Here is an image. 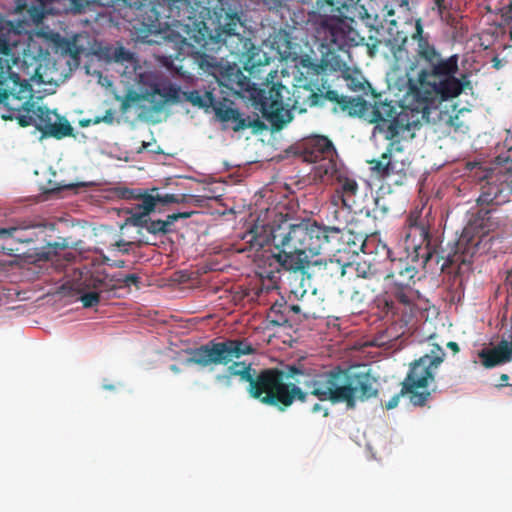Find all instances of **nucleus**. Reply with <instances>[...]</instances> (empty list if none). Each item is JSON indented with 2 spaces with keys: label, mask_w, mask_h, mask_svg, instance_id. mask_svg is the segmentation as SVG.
Instances as JSON below:
<instances>
[{
  "label": "nucleus",
  "mask_w": 512,
  "mask_h": 512,
  "mask_svg": "<svg viewBox=\"0 0 512 512\" xmlns=\"http://www.w3.org/2000/svg\"><path fill=\"white\" fill-rule=\"evenodd\" d=\"M412 39L417 42L416 56L423 63L418 73V86L413 85L407 96L410 105L398 108L390 101L375 100L373 104L364 99L345 96L340 111L349 116H358L374 124L373 135L393 139L409 130L413 112L425 115L432 107L458 97L466 89H472L469 76L460 72L459 55L443 58L433 43L423 34L420 19L415 23Z\"/></svg>",
  "instance_id": "f257e3e1"
},
{
  "label": "nucleus",
  "mask_w": 512,
  "mask_h": 512,
  "mask_svg": "<svg viewBox=\"0 0 512 512\" xmlns=\"http://www.w3.org/2000/svg\"><path fill=\"white\" fill-rule=\"evenodd\" d=\"M247 392L260 403L283 412L296 400L306 402L309 395L354 409L357 401L376 397L378 388L369 369L336 366L322 371L299 360L282 368L255 369Z\"/></svg>",
  "instance_id": "f03ea898"
},
{
  "label": "nucleus",
  "mask_w": 512,
  "mask_h": 512,
  "mask_svg": "<svg viewBox=\"0 0 512 512\" xmlns=\"http://www.w3.org/2000/svg\"><path fill=\"white\" fill-rule=\"evenodd\" d=\"M158 59L169 71L183 78L192 76L186 67L196 64L199 70L216 79L218 87L209 86L204 89L182 92L185 101L195 107L204 109L206 112H213L216 118L223 123L231 122L232 129L236 132L247 128L258 130L264 127L263 122L259 119L243 118L238 109L232 107L234 105L233 101L223 96L219 89L225 87L237 95L256 91L251 79L244 74L237 64H224L216 57L200 52L184 56L181 51H178L174 55L159 56Z\"/></svg>",
  "instance_id": "7ed1b4c3"
},
{
  "label": "nucleus",
  "mask_w": 512,
  "mask_h": 512,
  "mask_svg": "<svg viewBox=\"0 0 512 512\" xmlns=\"http://www.w3.org/2000/svg\"><path fill=\"white\" fill-rule=\"evenodd\" d=\"M498 213L497 208L480 206V209L463 228L458 239L452 245L449 244L448 249L442 250L440 255H438L436 247L432 246L428 220L421 218L418 214L411 213L407 218L409 232L406 235V240L419 236V243L414 244L413 248L425 264L436 255L437 263L439 259L443 260L442 271L452 268L460 272L463 267L468 268L471 265L483 237L500 228L502 219Z\"/></svg>",
  "instance_id": "20e7f679"
},
{
  "label": "nucleus",
  "mask_w": 512,
  "mask_h": 512,
  "mask_svg": "<svg viewBox=\"0 0 512 512\" xmlns=\"http://www.w3.org/2000/svg\"><path fill=\"white\" fill-rule=\"evenodd\" d=\"M255 349L245 339L211 340L199 347L187 351V365H197L202 368L218 365L228 366L226 373L231 377H239L242 382L250 383L255 368L244 361H234L244 355L253 354Z\"/></svg>",
  "instance_id": "39448f33"
},
{
  "label": "nucleus",
  "mask_w": 512,
  "mask_h": 512,
  "mask_svg": "<svg viewBox=\"0 0 512 512\" xmlns=\"http://www.w3.org/2000/svg\"><path fill=\"white\" fill-rule=\"evenodd\" d=\"M10 97L16 101L26 99V109L36 115V128L43 136L62 139L72 135L73 128L69 121L45 106L36 105L32 101V87L29 82L21 80L17 73L12 72L9 66H4L0 60V103H6Z\"/></svg>",
  "instance_id": "423d86ee"
},
{
  "label": "nucleus",
  "mask_w": 512,
  "mask_h": 512,
  "mask_svg": "<svg viewBox=\"0 0 512 512\" xmlns=\"http://www.w3.org/2000/svg\"><path fill=\"white\" fill-rule=\"evenodd\" d=\"M287 27L292 29H304L307 34L329 52L343 50L350 42H353L355 31L346 17L327 15L318 11H310L305 14L303 8L290 9L283 19Z\"/></svg>",
  "instance_id": "0eeeda50"
},
{
  "label": "nucleus",
  "mask_w": 512,
  "mask_h": 512,
  "mask_svg": "<svg viewBox=\"0 0 512 512\" xmlns=\"http://www.w3.org/2000/svg\"><path fill=\"white\" fill-rule=\"evenodd\" d=\"M202 6L197 0H156L154 5L147 4L140 8L139 22L147 33H160L173 25L196 26L204 39L200 25L205 29L202 18Z\"/></svg>",
  "instance_id": "6e6552de"
},
{
  "label": "nucleus",
  "mask_w": 512,
  "mask_h": 512,
  "mask_svg": "<svg viewBox=\"0 0 512 512\" xmlns=\"http://www.w3.org/2000/svg\"><path fill=\"white\" fill-rule=\"evenodd\" d=\"M445 352L439 345H435L429 354L421 356L410 364L409 371L402 382L400 393L394 395L386 404L388 410L398 406L400 397L409 395L410 402L416 406H423L430 397L427 390L419 392L418 389H426L430 382L434 381V375L443 362Z\"/></svg>",
  "instance_id": "1a4fd4ad"
},
{
  "label": "nucleus",
  "mask_w": 512,
  "mask_h": 512,
  "mask_svg": "<svg viewBox=\"0 0 512 512\" xmlns=\"http://www.w3.org/2000/svg\"><path fill=\"white\" fill-rule=\"evenodd\" d=\"M321 233L318 222L307 220L299 224L279 225L271 230V239L275 249H285L288 253L309 251L311 256H316L327 252Z\"/></svg>",
  "instance_id": "9d476101"
},
{
  "label": "nucleus",
  "mask_w": 512,
  "mask_h": 512,
  "mask_svg": "<svg viewBox=\"0 0 512 512\" xmlns=\"http://www.w3.org/2000/svg\"><path fill=\"white\" fill-rule=\"evenodd\" d=\"M242 28L240 16L237 13H226L223 22H220L217 33V41L222 42L231 52L238 57H245L252 67L262 65L261 59L255 60V50L250 38L241 35L238 29ZM267 59L264 63H267Z\"/></svg>",
  "instance_id": "9b49d317"
},
{
  "label": "nucleus",
  "mask_w": 512,
  "mask_h": 512,
  "mask_svg": "<svg viewBox=\"0 0 512 512\" xmlns=\"http://www.w3.org/2000/svg\"><path fill=\"white\" fill-rule=\"evenodd\" d=\"M304 160L316 163L313 169V179L327 178L339 163L338 154L332 141L326 136H316L307 141L303 154Z\"/></svg>",
  "instance_id": "f8f14e48"
},
{
  "label": "nucleus",
  "mask_w": 512,
  "mask_h": 512,
  "mask_svg": "<svg viewBox=\"0 0 512 512\" xmlns=\"http://www.w3.org/2000/svg\"><path fill=\"white\" fill-rule=\"evenodd\" d=\"M341 203H331V210L327 216L329 225L318 223L321 230V239L326 247L327 252L340 250L338 244L343 240L345 233H351L348 227L349 217L353 208H346Z\"/></svg>",
  "instance_id": "ddd939ff"
},
{
  "label": "nucleus",
  "mask_w": 512,
  "mask_h": 512,
  "mask_svg": "<svg viewBox=\"0 0 512 512\" xmlns=\"http://www.w3.org/2000/svg\"><path fill=\"white\" fill-rule=\"evenodd\" d=\"M114 280H105L104 271L86 273L81 276L77 291L81 294L80 301L84 308L97 306L102 299H107L115 290Z\"/></svg>",
  "instance_id": "4468645a"
},
{
  "label": "nucleus",
  "mask_w": 512,
  "mask_h": 512,
  "mask_svg": "<svg viewBox=\"0 0 512 512\" xmlns=\"http://www.w3.org/2000/svg\"><path fill=\"white\" fill-rule=\"evenodd\" d=\"M329 172L327 179L326 177L320 178L318 181L327 185H338L331 196V203H341L346 208H353L356 204L355 196L359 191L357 181L348 176L347 171L341 164H338Z\"/></svg>",
  "instance_id": "2eb2a0df"
},
{
  "label": "nucleus",
  "mask_w": 512,
  "mask_h": 512,
  "mask_svg": "<svg viewBox=\"0 0 512 512\" xmlns=\"http://www.w3.org/2000/svg\"><path fill=\"white\" fill-rule=\"evenodd\" d=\"M410 122H414L407 130L403 136H398L393 139H387L390 141L386 151L381 155L380 159H373L370 161H367L370 165V168L373 172H375L377 175L388 178L396 173L395 164L391 161V155L392 152L395 151H401L402 148L399 146V143L402 140H408L412 139L415 136V130L419 129L420 127V121L418 118L414 119V115L410 118Z\"/></svg>",
  "instance_id": "dca6fc26"
},
{
  "label": "nucleus",
  "mask_w": 512,
  "mask_h": 512,
  "mask_svg": "<svg viewBox=\"0 0 512 512\" xmlns=\"http://www.w3.org/2000/svg\"><path fill=\"white\" fill-rule=\"evenodd\" d=\"M415 299L412 287L395 286L392 297L385 301L387 313L399 316L402 321L408 323L417 312Z\"/></svg>",
  "instance_id": "f3484780"
},
{
  "label": "nucleus",
  "mask_w": 512,
  "mask_h": 512,
  "mask_svg": "<svg viewBox=\"0 0 512 512\" xmlns=\"http://www.w3.org/2000/svg\"><path fill=\"white\" fill-rule=\"evenodd\" d=\"M498 180L499 179L494 180L493 177H490V180L482 186L481 194L477 199L479 206H499L509 201L511 195L510 185L506 181L498 182Z\"/></svg>",
  "instance_id": "a211bd4d"
},
{
  "label": "nucleus",
  "mask_w": 512,
  "mask_h": 512,
  "mask_svg": "<svg viewBox=\"0 0 512 512\" xmlns=\"http://www.w3.org/2000/svg\"><path fill=\"white\" fill-rule=\"evenodd\" d=\"M278 252L273 254L277 263L286 271L305 273V269L310 264L309 251H300L288 253L285 249H276Z\"/></svg>",
  "instance_id": "6ab92c4d"
},
{
  "label": "nucleus",
  "mask_w": 512,
  "mask_h": 512,
  "mask_svg": "<svg viewBox=\"0 0 512 512\" xmlns=\"http://www.w3.org/2000/svg\"><path fill=\"white\" fill-rule=\"evenodd\" d=\"M195 212H178L167 215L165 220H153L149 216L142 219V224L139 226L145 228L153 235H166L175 231L174 224L179 219L190 218Z\"/></svg>",
  "instance_id": "aec40b11"
},
{
  "label": "nucleus",
  "mask_w": 512,
  "mask_h": 512,
  "mask_svg": "<svg viewBox=\"0 0 512 512\" xmlns=\"http://www.w3.org/2000/svg\"><path fill=\"white\" fill-rule=\"evenodd\" d=\"M316 270L314 274L323 285H330L341 279L346 273V267L350 264H343L340 260L328 259L324 262L315 261Z\"/></svg>",
  "instance_id": "412c9836"
},
{
  "label": "nucleus",
  "mask_w": 512,
  "mask_h": 512,
  "mask_svg": "<svg viewBox=\"0 0 512 512\" xmlns=\"http://www.w3.org/2000/svg\"><path fill=\"white\" fill-rule=\"evenodd\" d=\"M479 357L486 368L510 361L512 359V340H501L495 347L483 349L480 351Z\"/></svg>",
  "instance_id": "4be33fe9"
},
{
  "label": "nucleus",
  "mask_w": 512,
  "mask_h": 512,
  "mask_svg": "<svg viewBox=\"0 0 512 512\" xmlns=\"http://www.w3.org/2000/svg\"><path fill=\"white\" fill-rule=\"evenodd\" d=\"M180 87L169 85L163 88L154 87L147 94L146 100L149 101L155 111H160L169 102H178L180 99Z\"/></svg>",
  "instance_id": "5701e85b"
},
{
  "label": "nucleus",
  "mask_w": 512,
  "mask_h": 512,
  "mask_svg": "<svg viewBox=\"0 0 512 512\" xmlns=\"http://www.w3.org/2000/svg\"><path fill=\"white\" fill-rule=\"evenodd\" d=\"M263 117L270 122L275 130H281L287 123L293 119L290 109L283 104L273 101L269 107L262 108Z\"/></svg>",
  "instance_id": "b1692460"
},
{
  "label": "nucleus",
  "mask_w": 512,
  "mask_h": 512,
  "mask_svg": "<svg viewBox=\"0 0 512 512\" xmlns=\"http://www.w3.org/2000/svg\"><path fill=\"white\" fill-rule=\"evenodd\" d=\"M138 200H140L141 203L136 204L131 209V216L129 218L133 226H140L142 219L149 216V214L154 211L156 203H158L157 196L149 194L147 191H143L142 196H140Z\"/></svg>",
  "instance_id": "393cba45"
},
{
  "label": "nucleus",
  "mask_w": 512,
  "mask_h": 512,
  "mask_svg": "<svg viewBox=\"0 0 512 512\" xmlns=\"http://www.w3.org/2000/svg\"><path fill=\"white\" fill-rule=\"evenodd\" d=\"M284 89L285 86L281 83H272L271 86H268V90L256 89V91L251 92V96L260 105V110H262V108L269 107L273 101L283 104L282 91Z\"/></svg>",
  "instance_id": "a878e982"
},
{
  "label": "nucleus",
  "mask_w": 512,
  "mask_h": 512,
  "mask_svg": "<svg viewBox=\"0 0 512 512\" xmlns=\"http://www.w3.org/2000/svg\"><path fill=\"white\" fill-rule=\"evenodd\" d=\"M294 98L295 105L300 106L301 110H305V107L318 106L321 103V94L307 84L299 86L294 91Z\"/></svg>",
  "instance_id": "bb28decb"
},
{
  "label": "nucleus",
  "mask_w": 512,
  "mask_h": 512,
  "mask_svg": "<svg viewBox=\"0 0 512 512\" xmlns=\"http://www.w3.org/2000/svg\"><path fill=\"white\" fill-rule=\"evenodd\" d=\"M268 319L274 326H291V322L294 321L293 317L289 316L286 302L274 303L268 312Z\"/></svg>",
  "instance_id": "cd10ccee"
},
{
  "label": "nucleus",
  "mask_w": 512,
  "mask_h": 512,
  "mask_svg": "<svg viewBox=\"0 0 512 512\" xmlns=\"http://www.w3.org/2000/svg\"><path fill=\"white\" fill-rule=\"evenodd\" d=\"M37 227H42L38 223L31 221H23L17 225L12 226L13 229V244L14 243H30L34 240L35 233L30 230Z\"/></svg>",
  "instance_id": "c85d7f7f"
},
{
  "label": "nucleus",
  "mask_w": 512,
  "mask_h": 512,
  "mask_svg": "<svg viewBox=\"0 0 512 512\" xmlns=\"http://www.w3.org/2000/svg\"><path fill=\"white\" fill-rule=\"evenodd\" d=\"M10 100H13L12 97H10L6 103H3L4 105L8 106L11 110H17L19 112H22L18 117V123L22 126V127H28V126H31V125H34L36 127V124H37V118H36V115L34 113H32V111H28L26 108L28 106H26V99H22L21 101H19L20 103L17 104V105H13L10 103Z\"/></svg>",
  "instance_id": "c756f323"
},
{
  "label": "nucleus",
  "mask_w": 512,
  "mask_h": 512,
  "mask_svg": "<svg viewBox=\"0 0 512 512\" xmlns=\"http://www.w3.org/2000/svg\"><path fill=\"white\" fill-rule=\"evenodd\" d=\"M259 227L253 226L248 231H246L242 237V239L249 245V248L252 250H260L262 249L269 241V235L261 234L258 232Z\"/></svg>",
  "instance_id": "7c9ffc66"
},
{
  "label": "nucleus",
  "mask_w": 512,
  "mask_h": 512,
  "mask_svg": "<svg viewBox=\"0 0 512 512\" xmlns=\"http://www.w3.org/2000/svg\"><path fill=\"white\" fill-rule=\"evenodd\" d=\"M13 229L12 226L0 228V252L11 255L15 250L13 245Z\"/></svg>",
  "instance_id": "2f4dec72"
},
{
  "label": "nucleus",
  "mask_w": 512,
  "mask_h": 512,
  "mask_svg": "<svg viewBox=\"0 0 512 512\" xmlns=\"http://www.w3.org/2000/svg\"><path fill=\"white\" fill-rule=\"evenodd\" d=\"M354 4V0H318L317 5L321 9L324 5L328 6L331 12H338L343 14L344 11L349 10Z\"/></svg>",
  "instance_id": "473e14b6"
},
{
  "label": "nucleus",
  "mask_w": 512,
  "mask_h": 512,
  "mask_svg": "<svg viewBox=\"0 0 512 512\" xmlns=\"http://www.w3.org/2000/svg\"><path fill=\"white\" fill-rule=\"evenodd\" d=\"M416 274L417 269L414 266L410 264L405 266L401 276H398L393 280L394 286L411 287V284L414 283L413 279Z\"/></svg>",
  "instance_id": "72a5a7b5"
},
{
  "label": "nucleus",
  "mask_w": 512,
  "mask_h": 512,
  "mask_svg": "<svg viewBox=\"0 0 512 512\" xmlns=\"http://www.w3.org/2000/svg\"><path fill=\"white\" fill-rule=\"evenodd\" d=\"M105 280H114L113 283L115 285V290L123 287L130 286L132 284L136 285L139 282V277L136 274H127V275H109L105 273Z\"/></svg>",
  "instance_id": "f704fd0d"
},
{
  "label": "nucleus",
  "mask_w": 512,
  "mask_h": 512,
  "mask_svg": "<svg viewBox=\"0 0 512 512\" xmlns=\"http://www.w3.org/2000/svg\"><path fill=\"white\" fill-rule=\"evenodd\" d=\"M319 94H321V103L319 105H323L324 101H329L334 103L336 106L334 110L336 111L337 108L340 109L342 103H348L345 100L344 95H340L336 90L328 89L326 92H322L320 89Z\"/></svg>",
  "instance_id": "c9c22d12"
},
{
  "label": "nucleus",
  "mask_w": 512,
  "mask_h": 512,
  "mask_svg": "<svg viewBox=\"0 0 512 512\" xmlns=\"http://www.w3.org/2000/svg\"><path fill=\"white\" fill-rule=\"evenodd\" d=\"M347 80V86L353 91H362L365 89V84H368L362 77L361 74L356 73L354 76L349 74L345 75Z\"/></svg>",
  "instance_id": "e433bc0d"
},
{
  "label": "nucleus",
  "mask_w": 512,
  "mask_h": 512,
  "mask_svg": "<svg viewBox=\"0 0 512 512\" xmlns=\"http://www.w3.org/2000/svg\"><path fill=\"white\" fill-rule=\"evenodd\" d=\"M499 7L496 10L500 13L504 22H512V0H499Z\"/></svg>",
  "instance_id": "4c0bfd02"
},
{
  "label": "nucleus",
  "mask_w": 512,
  "mask_h": 512,
  "mask_svg": "<svg viewBox=\"0 0 512 512\" xmlns=\"http://www.w3.org/2000/svg\"><path fill=\"white\" fill-rule=\"evenodd\" d=\"M408 265L409 263L403 259L392 260L390 271L387 274L386 278L391 279L393 281L396 277L401 276L404 267Z\"/></svg>",
  "instance_id": "58836bf2"
},
{
  "label": "nucleus",
  "mask_w": 512,
  "mask_h": 512,
  "mask_svg": "<svg viewBox=\"0 0 512 512\" xmlns=\"http://www.w3.org/2000/svg\"><path fill=\"white\" fill-rule=\"evenodd\" d=\"M62 48L63 51L70 55L74 60H79L80 54L82 53V48L78 46L75 41L65 40Z\"/></svg>",
  "instance_id": "ea45409f"
},
{
  "label": "nucleus",
  "mask_w": 512,
  "mask_h": 512,
  "mask_svg": "<svg viewBox=\"0 0 512 512\" xmlns=\"http://www.w3.org/2000/svg\"><path fill=\"white\" fill-rule=\"evenodd\" d=\"M158 203L161 204H168V203H184L187 201V196L182 195H175V194H156Z\"/></svg>",
  "instance_id": "a19ab883"
},
{
  "label": "nucleus",
  "mask_w": 512,
  "mask_h": 512,
  "mask_svg": "<svg viewBox=\"0 0 512 512\" xmlns=\"http://www.w3.org/2000/svg\"><path fill=\"white\" fill-rule=\"evenodd\" d=\"M301 65L304 68L308 69V73L311 72L315 75H320L322 71H324V66L322 64L314 62L311 58L306 57L301 59Z\"/></svg>",
  "instance_id": "79ce46f5"
},
{
  "label": "nucleus",
  "mask_w": 512,
  "mask_h": 512,
  "mask_svg": "<svg viewBox=\"0 0 512 512\" xmlns=\"http://www.w3.org/2000/svg\"><path fill=\"white\" fill-rule=\"evenodd\" d=\"M497 161L500 164L499 173L512 174V155H500L497 157Z\"/></svg>",
  "instance_id": "37998d69"
},
{
  "label": "nucleus",
  "mask_w": 512,
  "mask_h": 512,
  "mask_svg": "<svg viewBox=\"0 0 512 512\" xmlns=\"http://www.w3.org/2000/svg\"><path fill=\"white\" fill-rule=\"evenodd\" d=\"M115 121V112L112 109L106 110L105 114L103 116H96L93 118V124H99L101 122L112 125Z\"/></svg>",
  "instance_id": "c03bdc74"
},
{
  "label": "nucleus",
  "mask_w": 512,
  "mask_h": 512,
  "mask_svg": "<svg viewBox=\"0 0 512 512\" xmlns=\"http://www.w3.org/2000/svg\"><path fill=\"white\" fill-rule=\"evenodd\" d=\"M138 99H139V95L137 93H135V92L128 93L121 102V111L123 113H126L128 111V109L130 108L131 103L137 101Z\"/></svg>",
  "instance_id": "a18cd8bd"
},
{
  "label": "nucleus",
  "mask_w": 512,
  "mask_h": 512,
  "mask_svg": "<svg viewBox=\"0 0 512 512\" xmlns=\"http://www.w3.org/2000/svg\"><path fill=\"white\" fill-rule=\"evenodd\" d=\"M215 381L226 388H230L232 386V378L226 372L217 374L215 376Z\"/></svg>",
  "instance_id": "49530a36"
},
{
  "label": "nucleus",
  "mask_w": 512,
  "mask_h": 512,
  "mask_svg": "<svg viewBox=\"0 0 512 512\" xmlns=\"http://www.w3.org/2000/svg\"><path fill=\"white\" fill-rule=\"evenodd\" d=\"M143 190L141 189H125L122 193V196L125 199H138L142 196Z\"/></svg>",
  "instance_id": "de8ad7c7"
},
{
  "label": "nucleus",
  "mask_w": 512,
  "mask_h": 512,
  "mask_svg": "<svg viewBox=\"0 0 512 512\" xmlns=\"http://www.w3.org/2000/svg\"><path fill=\"white\" fill-rule=\"evenodd\" d=\"M156 0H136L133 4L136 6V17L139 20L140 8L147 4L154 5Z\"/></svg>",
  "instance_id": "09e8293b"
},
{
  "label": "nucleus",
  "mask_w": 512,
  "mask_h": 512,
  "mask_svg": "<svg viewBox=\"0 0 512 512\" xmlns=\"http://www.w3.org/2000/svg\"><path fill=\"white\" fill-rule=\"evenodd\" d=\"M323 411V416L326 417L328 416V409L324 408L321 404L319 403H316L312 406L311 408V412L312 413H319Z\"/></svg>",
  "instance_id": "8fccbe9b"
},
{
  "label": "nucleus",
  "mask_w": 512,
  "mask_h": 512,
  "mask_svg": "<svg viewBox=\"0 0 512 512\" xmlns=\"http://www.w3.org/2000/svg\"><path fill=\"white\" fill-rule=\"evenodd\" d=\"M287 310L289 312V316L292 317V314H298L301 312L302 307L300 305H289L287 304Z\"/></svg>",
  "instance_id": "3c124183"
},
{
  "label": "nucleus",
  "mask_w": 512,
  "mask_h": 512,
  "mask_svg": "<svg viewBox=\"0 0 512 512\" xmlns=\"http://www.w3.org/2000/svg\"><path fill=\"white\" fill-rule=\"evenodd\" d=\"M434 3L440 14H442L447 8L445 5V0H434Z\"/></svg>",
  "instance_id": "603ef678"
},
{
  "label": "nucleus",
  "mask_w": 512,
  "mask_h": 512,
  "mask_svg": "<svg viewBox=\"0 0 512 512\" xmlns=\"http://www.w3.org/2000/svg\"><path fill=\"white\" fill-rule=\"evenodd\" d=\"M375 206L376 208L373 210L374 212H376V209L379 208L382 211V213L385 214L388 210L384 205H381V200L379 198L375 199Z\"/></svg>",
  "instance_id": "864d4df0"
},
{
  "label": "nucleus",
  "mask_w": 512,
  "mask_h": 512,
  "mask_svg": "<svg viewBox=\"0 0 512 512\" xmlns=\"http://www.w3.org/2000/svg\"><path fill=\"white\" fill-rule=\"evenodd\" d=\"M492 66L495 69H500L503 66L502 65V61H501V59L498 56L493 57V59H492Z\"/></svg>",
  "instance_id": "5fc2aeb1"
},
{
  "label": "nucleus",
  "mask_w": 512,
  "mask_h": 512,
  "mask_svg": "<svg viewBox=\"0 0 512 512\" xmlns=\"http://www.w3.org/2000/svg\"><path fill=\"white\" fill-rule=\"evenodd\" d=\"M447 347H448L449 349H451L454 353H458V352H459V350H460V349H459V345H458L456 342H454V341H450V342H448V343H447Z\"/></svg>",
  "instance_id": "6e6d98bb"
},
{
  "label": "nucleus",
  "mask_w": 512,
  "mask_h": 512,
  "mask_svg": "<svg viewBox=\"0 0 512 512\" xmlns=\"http://www.w3.org/2000/svg\"><path fill=\"white\" fill-rule=\"evenodd\" d=\"M397 5L405 10H409V0H395Z\"/></svg>",
  "instance_id": "4d7b16f0"
},
{
  "label": "nucleus",
  "mask_w": 512,
  "mask_h": 512,
  "mask_svg": "<svg viewBox=\"0 0 512 512\" xmlns=\"http://www.w3.org/2000/svg\"><path fill=\"white\" fill-rule=\"evenodd\" d=\"M79 124H80L81 127H88L90 125H94L93 124V118L82 119V120H80Z\"/></svg>",
  "instance_id": "13d9d810"
},
{
  "label": "nucleus",
  "mask_w": 512,
  "mask_h": 512,
  "mask_svg": "<svg viewBox=\"0 0 512 512\" xmlns=\"http://www.w3.org/2000/svg\"><path fill=\"white\" fill-rule=\"evenodd\" d=\"M112 266L115 268H124L126 266V262L124 260H115Z\"/></svg>",
  "instance_id": "bf43d9fd"
},
{
  "label": "nucleus",
  "mask_w": 512,
  "mask_h": 512,
  "mask_svg": "<svg viewBox=\"0 0 512 512\" xmlns=\"http://www.w3.org/2000/svg\"><path fill=\"white\" fill-rule=\"evenodd\" d=\"M509 380V376L507 374H502L500 376L501 383L498 385L499 387H502L505 385V383Z\"/></svg>",
  "instance_id": "052dcab7"
},
{
  "label": "nucleus",
  "mask_w": 512,
  "mask_h": 512,
  "mask_svg": "<svg viewBox=\"0 0 512 512\" xmlns=\"http://www.w3.org/2000/svg\"><path fill=\"white\" fill-rule=\"evenodd\" d=\"M507 283L510 286V291H511V295H512V271L509 272V274L507 276Z\"/></svg>",
  "instance_id": "680f3d73"
},
{
  "label": "nucleus",
  "mask_w": 512,
  "mask_h": 512,
  "mask_svg": "<svg viewBox=\"0 0 512 512\" xmlns=\"http://www.w3.org/2000/svg\"><path fill=\"white\" fill-rule=\"evenodd\" d=\"M170 370L176 374L181 372V369L177 365H171Z\"/></svg>",
  "instance_id": "e2e57ef3"
},
{
  "label": "nucleus",
  "mask_w": 512,
  "mask_h": 512,
  "mask_svg": "<svg viewBox=\"0 0 512 512\" xmlns=\"http://www.w3.org/2000/svg\"><path fill=\"white\" fill-rule=\"evenodd\" d=\"M317 317L316 314L314 312H310V311H306L304 312V317L305 318H309V317Z\"/></svg>",
  "instance_id": "0e129e2a"
},
{
  "label": "nucleus",
  "mask_w": 512,
  "mask_h": 512,
  "mask_svg": "<svg viewBox=\"0 0 512 512\" xmlns=\"http://www.w3.org/2000/svg\"><path fill=\"white\" fill-rule=\"evenodd\" d=\"M2 46L3 47H0V50L4 53H7V51L9 50L8 45L4 42Z\"/></svg>",
  "instance_id": "69168bd1"
},
{
  "label": "nucleus",
  "mask_w": 512,
  "mask_h": 512,
  "mask_svg": "<svg viewBox=\"0 0 512 512\" xmlns=\"http://www.w3.org/2000/svg\"><path fill=\"white\" fill-rule=\"evenodd\" d=\"M357 272H358L359 274L361 273L362 277H364V278L368 277V275L366 274V272H365V271H363V272H361V271H360V268H357Z\"/></svg>",
  "instance_id": "338daca9"
},
{
  "label": "nucleus",
  "mask_w": 512,
  "mask_h": 512,
  "mask_svg": "<svg viewBox=\"0 0 512 512\" xmlns=\"http://www.w3.org/2000/svg\"><path fill=\"white\" fill-rule=\"evenodd\" d=\"M509 37L512 40V30H510V32H509Z\"/></svg>",
  "instance_id": "774afa93"
}]
</instances>
